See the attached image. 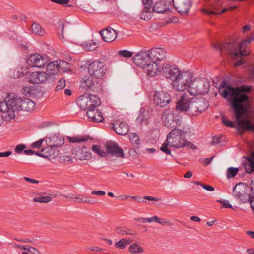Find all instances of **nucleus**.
<instances>
[{
  "label": "nucleus",
  "instance_id": "nucleus-1",
  "mask_svg": "<svg viewBox=\"0 0 254 254\" xmlns=\"http://www.w3.org/2000/svg\"><path fill=\"white\" fill-rule=\"evenodd\" d=\"M250 90V88L244 86L233 88L225 83L221 84L219 88L220 94L227 101L231 102V106L234 109L235 116L239 127L242 129L254 130V125H252L247 118H243L245 111L244 106L241 104L248 100L245 91Z\"/></svg>",
  "mask_w": 254,
  "mask_h": 254
},
{
  "label": "nucleus",
  "instance_id": "nucleus-2",
  "mask_svg": "<svg viewBox=\"0 0 254 254\" xmlns=\"http://www.w3.org/2000/svg\"><path fill=\"white\" fill-rule=\"evenodd\" d=\"M160 69L161 74L172 81L174 89L183 92L190 88L193 79V74L191 72L181 70L176 65L169 63H164Z\"/></svg>",
  "mask_w": 254,
  "mask_h": 254
},
{
  "label": "nucleus",
  "instance_id": "nucleus-3",
  "mask_svg": "<svg viewBox=\"0 0 254 254\" xmlns=\"http://www.w3.org/2000/svg\"><path fill=\"white\" fill-rule=\"evenodd\" d=\"M208 107V102L205 99H190L186 93L181 96L176 106L177 110L185 112L190 116H198L206 111Z\"/></svg>",
  "mask_w": 254,
  "mask_h": 254
},
{
  "label": "nucleus",
  "instance_id": "nucleus-4",
  "mask_svg": "<svg viewBox=\"0 0 254 254\" xmlns=\"http://www.w3.org/2000/svg\"><path fill=\"white\" fill-rule=\"evenodd\" d=\"M132 59L134 64L143 69L150 77H154L158 73H162L160 68L164 63L158 64L155 61L152 60L148 50L139 52L133 57Z\"/></svg>",
  "mask_w": 254,
  "mask_h": 254
},
{
  "label": "nucleus",
  "instance_id": "nucleus-5",
  "mask_svg": "<svg viewBox=\"0 0 254 254\" xmlns=\"http://www.w3.org/2000/svg\"><path fill=\"white\" fill-rule=\"evenodd\" d=\"M187 131L184 129L175 128L167 136V139L160 147V150L167 155H171L169 147L175 149L186 147L189 143L186 138Z\"/></svg>",
  "mask_w": 254,
  "mask_h": 254
},
{
  "label": "nucleus",
  "instance_id": "nucleus-6",
  "mask_svg": "<svg viewBox=\"0 0 254 254\" xmlns=\"http://www.w3.org/2000/svg\"><path fill=\"white\" fill-rule=\"evenodd\" d=\"M22 98L18 95L11 93L6 97V101L0 102V112L5 113V117L7 120L14 119L15 111L21 109Z\"/></svg>",
  "mask_w": 254,
  "mask_h": 254
},
{
  "label": "nucleus",
  "instance_id": "nucleus-7",
  "mask_svg": "<svg viewBox=\"0 0 254 254\" xmlns=\"http://www.w3.org/2000/svg\"><path fill=\"white\" fill-rule=\"evenodd\" d=\"M79 107L83 110L93 109L98 107L101 101L99 98L91 94H84L77 101Z\"/></svg>",
  "mask_w": 254,
  "mask_h": 254
},
{
  "label": "nucleus",
  "instance_id": "nucleus-8",
  "mask_svg": "<svg viewBox=\"0 0 254 254\" xmlns=\"http://www.w3.org/2000/svg\"><path fill=\"white\" fill-rule=\"evenodd\" d=\"M210 89V83L205 78H196L192 80L189 92L191 95L204 94Z\"/></svg>",
  "mask_w": 254,
  "mask_h": 254
},
{
  "label": "nucleus",
  "instance_id": "nucleus-9",
  "mask_svg": "<svg viewBox=\"0 0 254 254\" xmlns=\"http://www.w3.org/2000/svg\"><path fill=\"white\" fill-rule=\"evenodd\" d=\"M88 71L89 74L97 79H101L106 71L105 64L99 60H88L87 62Z\"/></svg>",
  "mask_w": 254,
  "mask_h": 254
},
{
  "label": "nucleus",
  "instance_id": "nucleus-10",
  "mask_svg": "<svg viewBox=\"0 0 254 254\" xmlns=\"http://www.w3.org/2000/svg\"><path fill=\"white\" fill-rule=\"evenodd\" d=\"M254 39L244 40L241 45L231 44L229 45L230 49L229 53L233 59H237L242 56H247L249 54V51L244 47L250 44Z\"/></svg>",
  "mask_w": 254,
  "mask_h": 254
},
{
  "label": "nucleus",
  "instance_id": "nucleus-11",
  "mask_svg": "<svg viewBox=\"0 0 254 254\" xmlns=\"http://www.w3.org/2000/svg\"><path fill=\"white\" fill-rule=\"evenodd\" d=\"M162 120L166 127L175 126L180 124L181 116L176 111L165 110L162 114Z\"/></svg>",
  "mask_w": 254,
  "mask_h": 254
},
{
  "label": "nucleus",
  "instance_id": "nucleus-12",
  "mask_svg": "<svg viewBox=\"0 0 254 254\" xmlns=\"http://www.w3.org/2000/svg\"><path fill=\"white\" fill-rule=\"evenodd\" d=\"M49 62V58L46 55L38 53L29 55L27 59V63L31 67L43 68Z\"/></svg>",
  "mask_w": 254,
  "mask_h": 254
},
{
  "label": "nucleus",
  "instance_id": "nucleus-13",
  "mask_svg": "<svg viewBox=\"0 0 254 254\" xmlns=\"http://www.w3.org/2000/svg\"><path fill=\"white\" fill-rule=\"evenodd\" d=\"M114 131L120 135H125L129 131V126L120 117H115L112 123Z\"/></svg>",
  "mask_w": 254,
  "mask_h": 254
},
{
  "label": "nucleus",
  "instance_id": "nucleus-14",
  "mask_svg": "<svg viewBox=\"0 0 254 254\" xmlns=\"http://www.w3.org/2000/svg\"><path fill=\"white\" fill-rule=\"evenodd\" d=\"M170 95L163 90L156 91L153 95L155 104L160 107L166 106L170 102Z\"/></svg>",
  "mask_w": 254,
  "mask_h": 254
},
{
  "label": "nucleus",
  "instance_id": "nucleus-15",
  "mask_svg": "<svg viewBox=\"0 0 254 254\" xmlns=\"http://www.w3.org/2000/svg\"><path fill=\"white\" fill-rule=\"evenodd\" d=\"M175 9L181 15H187L192 2L191 0H173Z\"/></svg>",
  "mask_w": 254,
  "mask_h": 254
},
{
  "label": "nucleus",
  "instance_id": "nucleus-16",
  "mask_svg": "<svg viewBox=\"0 0 254 254\" xmlns=\"http://www.w3.org/2000/svg\"><path fill=\"white\" fill-rule=\"evenodd\" d=\"M27 77L29 82L33 84H41L49 80V76L43 71L29 72Z\"/></svg>",
  "mask_w": 254,
  "mask_h": 254
},
{
  "label": "nucleus",
  "instance_id": "nucleus-17",
  "mask_svg": "<svg viewBox=\"0 0 254 254\" xmlns=\"http://www.w3.org/2000/svg\"><path fill=\"white\" fill-rule=\"evenodd\" d=\"M72 153L76 159L81 161L89 160L92 157L91 152L86 146L75 147L72 149Z\"/></svg>",
  "mask_w": 254,
  "mask_h": 254
},
{
  "label": "nucleus",
  "instance_id": "nucleus-18",
  "mask_svg": "<svg viewBox=\"0 0 254 254\" xmlns=\"http://www.w3.org/2000/svg\"><path fill=\"white\" fill-rule=\"evenodd\" d=\"M246 187L242 184H237L233 189L234 195L242 203L247 202L249 200V195L246 192Z\"/></svg>",
  "mask_w": 254,
  "mask_h": 254
},
{
  "label": "nucleus",
  "instance_id": "nucleus-19",
  "mask_svg": "<svg viewBox=\"0 0 254 254\" xmlns=\"http://www.w3.org/2000/svg\"><path fill=\"white\" fill-rule=\"evenodd\" d=\"M171 3L169 1L162 0L156 2L153 6L152 11L158 14H168L171 12Z\"/></svg>",
  "mask_w": 254,
  "mask_h": 254
},
{
  "label": "nucleus",
  "instance_id": "nucleus-20",
  "mask_svg": "<svg viewBox=\"0 0 254 254\" xmlns=\"http://www.w3.org/2000/svg\"><path fill=\"white\" fill-rule=\"evenodd\" d=\"M107 152L109 154L118 158H125L123 150L115 142H109L106 144Z\"/></svg>",
  "mask_w": 254,
  "mask_h": 254
},
{
  "label": "nucleus",
  "instance_id": "nucleus-21",
  "mask_svg": "<svg viewBox=\"0 0 254 254\" xmlns=\"http://www.w3.org/2000/svg\"><path fill=\"white\" fill-rule=\"evenodd\" d=\"M86 115L90 121L99 123L104 121L103 113L97 108L87 110Z\"/></svg>",
  "mask_w": 254,
  "mask_h": 254
},
{
  "label": "nucleus",
  "instance_id": "nucleus-22",
  "mask_svg": "<svg viewBox=\"0 0 254 254\" xmlns=\"http://www.w3.org/2000/svg\"><path fill=\"white\" fill-rule=\"evenodd\" d=\"M98 82L92 77L86 76L83 77L80 83V87L85 91L94 90L97 87Z\"/></svg>",
  "mask_w": 254,
  "mask_h": 254
},
{
  "label": "nucleus",
  "instance_id": "nucleus-23",
  "mask_svg": "<svg viewBox=\"0 0 254 254\" xmlns=\"http://www.w3.org/2000/svg\"><path fill=\"white\" fill-rule=\"evenodd\" d=\"M58 150L54 147L48 146L43 148L40 153H35L36 155L45 158H55L58 156Z\"/></svg>",
  "mask_w": 254,
  "mask_h": 254
},
{
  "label": "nucleus",
  "instance_id": "nucleus-24",
  "mask_svg": "<svg viewBox=\"0 0 254 254\" xmlns=\"http://www.w3.org/2000/svg\"><path fill=\"white\" fill-rule=\"evenodd\" d=\"M103 40L107 42H111L114 41L117 37L116 31L111 27H108L105 29L100 31Z\"/></svg>",
  "mask_w": 254,
  "mask_h": 254
},
{
  "label": "nucleus",
  "instance_id": "nucleus-25",
  "mask_svg": "<svg viewBox=\"0 0 254 254\" xmlns=\"http://www.w3.org/2000/svg\"><path fill=\"white\" fill-rule=\"evenodd\" d=\"M148 50L153 61H161L166 57V52L162 48H153Z\"/></svg>",
  "mask_w": 254,
  "mask_h": 254
},
{
  "label": "nucleus",
  "instance_id": "nucleus-26",
  "mask_svg": "<svg viewBox=\"0 0 254 254\" xmlns=\"http://www.w3.org/2000/svg\"><path fill=\"white\" fill-rule=\"evenodd\" d=\"M46 142L48 145L56 148L64 144V139L62 136L53 135L50 137L48 140H46Z\"/></svg>",
  "mask_w": 254,
  "mask_h": 254
},
{
  "label": "nucleus",
  "instance_id": "nucleus-27",
  "mask_svg": "<svg viewBox=\"0 0 254 254\" xmlns=\"http://www.w3.org/2000/svg\"><path fill=\"white\" fill-rule=\"evenodd\" d=\"M46 71L48 75L49 76V79L51 78V76L56 74L59 72L57 61H54L47 64Z\"/></svg>",
  "mask_w": 254,
  "mask_h": 254
},
{
  "label": "nucleus",
  "instance_id": "nucleus-28",
  "mask_svg": "<svg viewBox=\"0 0 254 254\" xmlns=\"http://www.w3.org/2000/svg\"><path fill=\"white\" fill-rule=\"evenodd\" d=\"M35 108V104L32 100L28 98L22 99L21 103V109L25 111H32Z\"/></svg>",
  "mask_w": 254,
  "mask_h": 254
},
{
  "label": "nucleus",
  "instance_id": "nucleus-29",
  "mask_svg": "<svg viewBox=\"0 0 254 254\" xmlns=\"http://www.w3.org/2000/svg\"><path fill=\"white\" fill-rule=\"evenodd\" d=\"M116 233L121 235H135L136 233L133 232L131 229L124 226H118L114 229Z\"/></svg>",
  "mask_w": 254,
  "mask_h": 254
},
{
  "label": "nucleus",
  "instance_id": "nucleus-30",
  "mask_svg": "<svg viewBox=\"0 0 254 254\" xmlns=\"http://www.w3.org/2000/svg\"><path fill=\"white\" fill-rule=\"evenodd\" d=\"M32 33L35 35L43 36L45 35L46 32L42 27L39 24L34 22L31 27Z\"/></svg>",
  "mask_w": 254,
  "mask_h": 254
},
{
  "label": "nucleus",
  "instance_id": "nucleus-31",
  "mask_svg": "<svg viewBox=\"0 0 254 254\" xmlns=\"http://www.w3.org/2000/svg\"><path fill=\"white\" fill-rule=\"evenodd\" d=\"M67 139L70 143H80L87 141L90 139L88 136L77 135L73 137H68Z\"/></svg>",
  "mask_w": 254,
  "mask_h": 254
},
{
  "label": "nucleus",
  "instance_id": "nucleus-32",
  "mask_svg": "<svg viewBox=\"0 0 254 254\" xmlns=\"http://www.w3.org/2000/svg\"><path fill=\"white\" fill-rule=\"evenodd\" d=\"M128 251L132 254L142 253L144 252V249L139 244L134 243L129 246Z\"/></svg>",
  "mask_w": 254,
  "mask_h": 254
},
{
  "label": "nucleus",
  "instance_id": "nucleus-33",
  "mask_svg": "<svg viewBox=\"0 0 254 254\" xmlns=\"http://www.w3.org/2000/svg\"><path fill=\"white\" fill-rule=\"evenodd\" d=\"M129 138L131 144L135 147L139 148L141 145V140L139 136L135 133H131L129 134Z\"/></svg>",
  "mask_w": 254,
  "mask_h": 254
},
{
  "label": "nucleus",
  "instance_id": "nucleus-34",
  "mask_svg": "<svg viewBox=\"0 0 254 254\" xmlns=\"http://www.w3.org/2000/svg\"><path fill=\"white\" fill-rule=\"evenodd\" d=\"M57 61L59 72H65L70 69V65L68 62L65 61L61 60H58Z\"/></svg>",
  "mask_w": 254,
  "mask_h": 254
},
{
  "label": "nucleus",
  "instance_id": "nucleus-35",
  "mask_svg": "<svg viewBox=\"0 0 254 254\" xmlns=\"http://www.w3.org/2000/svg\"><path fill=\"white\" fill-rule=\"evenodd\" d=\"M151 9H146L145 8H143L140 13V19L144 21L150 20L153 16V12Z\"/></svg>",
  "mask_w": 254,
  "mask_h": 254
},
{
  "label": "nucleus",
  "instance_id": "nucleus-36",
  "mask_svg": "<svg viewBox=\"0 0 254 254\" xmlns=\"http://www.w3.org/2000/svg\"><path fill=\"white\" fill-rule=\"evenodd\" d=\"M131 243L132 240H131L130 239H122L117 242H116L115 244V246L117 248L120 249H124L128 245L130 244Z\"/></svg>",
  "mask_w": 254,
  "mask_h": 254
},
{
  "label": "nucleus",
  "instance_id": "nucleus-37",
  "mask_svg": "<svg viewBox=\"0 0 254 254\" xmlns=\"http://www.w3.org/2000/svg\"><path fill=\"white\" fill-rule=\"evenodd\" d=\"M22 93L28 97H31L35 94V89L31 86H26L23 87Z\"/></svg>",
  "mask_w": 254,
  "mask_h": 254
},
{
  "label": "nucleus",
  "instance_id": "nucleus-38",
  "mask_svg": "<svg viewBox=\"0 0 254 254\" xmlns=\"http://www.w3.org/2000/svg\"><path fill=\"white\" fill-rule=\"evenodd\" d=\"M52 198L50 195L40 196L39 197L33 198V201L34 202H39L41 203H45L49 202L51 201Z\"/></svg>",
  "mask_w": 254,
  "mask_h": 254
},
{
  "label": "nucleus",
  "instance_id": "nucleus-39",
  "mask_svg": "<svg viewBox=\"0 0 254 254\" xmlns=\"http://www.w3.org/2000/svg\"><path fill=\"white\" fill-rule=\"evenodd\" d=\"M117 198L121 201H125L130 198L131 199L134 200V201H136L139 202H143V200H142V198L140 197L137 196H130L129 195H121L118 196Z\"/></svg>",
  "mask_w": 254,
  "mask_h": 254
},
{
  "label": "nucleus",
  "instance_id": "nucleus-40",
  "mask_svg": "<svg viewBox=\"0 0 254 254\" xmlns=\"http://www.w3.org/2000/svg\"><path fill=\"white\" fill-rule=\"evenodd\" d=\"M70 199L73 200L76 203H92L91 201L88 198H84L79 195H72L68 197Z\"/></svg>",
  "mask_w": 254,
  "mask_h": 254
},
{
  "label": "nucleus",
  "instance_id": "nucleus-41",
  "mask_svg": "<svg viewBox=\"0 0 254 254\" xmlns=\"http://www.w3.org/2000/svg\"><path fill=\"white\" fill-rule=\"evenodd\" d=\"M239 171V168L231 167L228 168L226 171V177L228 179L234 177Z\"/></svg>",
  "mask_w": 254,
  "mask_h": 254
},
{
  "label": "nucleus",
  "instance_id": "nucleus-42",
  "mask_svg": "<svg viewBox=\"0 0 254 254\" xmlns=\"http://www.w3.org/2000/svg\"><path fill=\"white\" fill-rule=\"evenodd\" d=\"M98 43L94 41L86 42L82 44L83 47L86 50L92 51L95 50Z\"/></svg>",
  "mask_w": 254,
  "mask_h": 254
},
{
  "label": "nucleus",
  "instance_id": "nucleus-43",
  "mask_svg": "<svg viewBox=\"0 0 254 254\" xmlns=\"http://www.w3.org/2000/svg\"><path fill=\"white\" fill-rule=\"evenodd\" d=\"M246 170L248 173H251L254 170V153L249 159L248 164L246 165Z\"/></svg>",
  "mask_w": 254,
  "mask_h": 254
},
{
  "label": "nucleus",
  "instance_id": "nucleus-44",
  "mask_svg": "<svg viewBox=\"0 0 254 254\" xmlns=\"http://www.w3.org/2000/svg\"><path fill=\"white\" fill-rule=\"evenodd\" d=\"M92 150L101 157H105L107 156V152L103 150L99 145H93L92 146Z\"/></svg>",
  "mask_w": 254,
  "mask_h": 254
},
{
  "label": "nucleus",
  "instance_id": "nucleus-45",
  "mask_svg": "<svg viewBox=\"0 0 254 254\" xmlns=\"http://www.w3.org/2000/svg\"><path fill=\"white\" fill-rule=\"evenodd\" d=\"M158 217L157 216H153L150 218H140L136 219L137 221H141L142 223L149 222L151 223L153 222H158Z\"/></svg>",
  "mask_w": 254,
  "mask_h": 254
},
{
  "label": "nucleus",
  "instance_id": "nucleus-46",
  "mask_svg": "<svg viewBox=\"0 0 254 254\" xmlns=\"http://www.w3.org/2000/svg\"><path fill=\"white\" fill-rule=\"evenodd\" d=\"M143 8L151 9L153 6V0H141Z\"/></svg>",
  "mask_w": 254,
  "mask_h": 254
},
{
  "label": "nucleus",
  "instance_id": "nucleus-47",
  "mask_svg": "<svg viewBox=\"0 0 254 254\" xmlns=\"http://www.w3.org/2000/svg\"><path fill=\"white\" fill-rule=\"evenodd\" d=\"M65 80L62 78L60 79L57 82L56 87V90L58 91L64 88L65 87Z\"/></svg>",
  "mask_w": 254,
  "mask_h": 254
},
{
  "label": "nucleus",
  "instance_id": "nucleus-48",
  "mask_svg": "<svg viewBox=\"0 0 254 254\" xmlns=\"http://www.w3.org/2000/svg\"><path fill=\"white\" fill-rule=\"evenodd\" d=\"M118 53L120 56L125 58H130L133 55V52L125 50L119 51Z\"/></svg>",
  "mask_w": 254,
  "mask_h": 254
},
{
  "label": "nucleus",
  "instance_id": "nucleus-49",
  "mask_svg": "<svg viewBox=\"0 0 254 254\" xmlns=\"http://www.w3.org/2000/svg\"><path fill=\"white\" fill-rule=\"evenodd\" d=\"M222 121L223 123L226 126L230 127H234L235 125L234 124L227 119L225 116H223L222 117Z\"/></svg>",
  "mask_w": 254,
  "mask_h": 254
},
{
  "label": "nucleus",
  "instance_id": "nucleus-50",
  "mask_svg": "<svg viewBox=\"0 0 254 254\" xmlns=\"http://www.w3.org/2000/svg\"><path fill=\"white\" fill-rule=\"evenodd\" d=\"M159 224L162 225H168V226H172V223L168 220H165L163 218H160L158 217V222Z\"/></svg>",
  "mask_w": 254,
  "mask_h": 254
},
{
  "label": "nucleus",
  "instance_id": "nucleus-51",
  "mask_svg": "<svg viewBox=\"0 0 254 254\" xmlns=\"http://www.w3.org/2000/svg\"><path fill=\"white\" fill-rule=\"evenodd\" d=\"M44 141H45V139H40L39 140H38L37 141L33 142L31 144V147L34 148H37V149L39 148L42 146V144Z\"/></svg>",
  "mask_w": 254,
  "mask_h": 254
},
{
  "label": "nucleus",
  "instance_id": "nucleus-52",
  "mask_svg": "<svg viewBox=\"0 0 254 254\" xmlns=\"http://www.w3.org/2000/svg\"><path fill=\"white\" fill-rule=\"evenodd\" d=\"M144 199L150 201H161L162 199L160 198H156L152 196H144L143 198Z\"/></svg>",
  "mask_w": 254,
  "mask_h": 254
},
{
  "label": "nucleus",
  "instance_id": "nucleus-53",
  "mask_svg": "<svg viewBox=\"0 0 254 254\" xmlns=\"http://www.w3.org/2000/svg\"><path fill=\"white\" fill-rule=\"evenodd\" d=\"M217 201L219 202V203L222 204L223 205H224L226 208H229L231 209H233L232 205H231L229 203V201L227 200H218Z\"/></svg>",
  "mask_w": 254,
  "mask_h": 254
},
{
  "label": "nucleus",
  "instance_id": "nucleus-54",
  "mask_svg": "<svg viewBox=\"0 0 254 254\" xmlns=\"http://www.w3.org/2000/svg\"><path fill=\"white\" fill-rule=\"evenodd\" d=\"M52 1L60 5H64L69 2L70 0H51Z\"/></svg>",
  "mask_w": 254,
  "mask_h": 254
},
{
  "label": "nucleus",
  "instance_id": "nucleus-55",
  "mask_svg": "<svg viewBox=\"0 0 254 254\" xmlns=\"http://www.w3.org/2000/svg\"><path fill=\"white\" fill-rule=\"evenodd\" d=\"M64 25H61V28L60 29V31L59 32V38L63 41H65V38L64 37Z\"/></svg>",
  "mask_w": 254,
  "mask_h": 254
},
{
  "label": "nucleus",
  "instance_id": "nucleus-56",
  "mask_svg": "<svg viewBox=\"0 0 254 254\" xmlns=\"http://www.w3.org/2000/svg\"><path fill=\"white\" fill-rule=\"evenodd\" d=\"M26 148V146L24 144L18 145L15 148V151L18 153H20Z\"/></svg>",
  "mask_w": 254,
  "mask_h": 254
},
{
  "label": "nucleus",
  "instance_id": "nucleus-57",
  "mask_svg": "<svg viewBox=\"0 0 254 254\" xmlns=\"http://www.w3.org/2000/svg\"><path fill=\"white\" fill-rule=\"evenodd\" d=\"M201 187L204 189H205L208 191H212L214 190V187L210 185H206V184H203V185H201Z\"/></svg>",
  "mask_w": 254,
  "mask_h": 254
},
{
  "label": "nucleus",
  "instance_id": "nucleus-58",
  "mask_svg": "<svg viewBox=\"0 0 254 254\" xmlns=\"http://www.w3.org/2000/svg\"><path fill=\"white\" fill-rule=\"evenodd\" d=\"M220 139L221 138L219 137H213L211 142V144L213 145H216L218 144L221 142Z\"/></svg>",
  "mask_w": 254,
  "mask_h": 254
},
{
  "label": "nucleus",
  "instance_id": "nucleus-59",
  "mask_svg": "<svg viewBox=\"0 0 254 254\" xmlns=\"http://www.w3.org/2000/svg\"><path fill=\"white\" fill-rule=\"evenodd\" d=\"M91 193L94 195H105L106 192L102 190H93Z\"/></svg>",
  "mask_w": 254,
  "mask_h": 254
},
{
  "label": "nucleus",
  "instance_id": "nucleus-60",
  "mask_svg": "<svg viewBox=\"0 0 254 254\" xmlns=\"http://www.w3.org/2000/svg\"><path fill=\"white\" fill-rule=\"evenodd\" d=\"M201 11L206 13V14L208 15L209 16H211V14H215L217 15L218 14V13H216L215 12H214L213 11H211L209 10L205 9H202Z\"/></svg>",
  "mask_w": 254,
  "mask_h": 254
},
{
  "label": "nucleus",
  "instance_id": "nucleus-61",
  "mask_svg": "<svg viewBox=\"0 0 254 254\" xmlns=\"http://www.w3.org/2000/svg\"><path fill=\"white\" fill-rule=\"evenodd\" d=\"M22 76H23V74L20 73L18 71H16V70H15L13 72V74L11 75V76L15 78H19Z\"/></svg>",
  "mask_w": 254,
  "mask_h": 254
},
{
  "label": "nucleus",
  "instance_id": "nucleus-62",
  "mask_svg": "<svg viewBox=\"0 0 254 254\" xmlns=\"http://www.w3.org/2000/svg\"><path fill=\"white\" fill-rule=\"evenodd\" d=\"M89 250L91 251L101 252L103 251V249L99 247H93L89 248Z\"/></svg>",
  "mask_w": 254,
  "mask_h": 254
},
{
  "label": "nucleus",
  "instance_id": "nucleus-63",
  "mask_svg": "<svg viewBox=\"0 0 254 254\" xmlns=\"http://www.w3.org/2000/svg\"><path fill=\"white\" fill-rule=\"evenodd\" d=\"M11 154V151L0 152V157H8Z\"/></svg>",
  "mask_w": 254,
  "mask_h": 254
},
{
  "label": "nucleus",
  "instance_id": "nucleus-64",
  "mask_svg": "<svg viewBox=\"0 0 254 254\" xmlns=\"http://www.w3.org/2000/svg\"><path fill=\"white\" fill-rule=\"evenodd\" d=\"M27 251L34 254H36L38 252L37 250L33 247H28Z\"/></svg>",
  "mask_w": 254,
  "mask_h": 254
}]
</instances>
